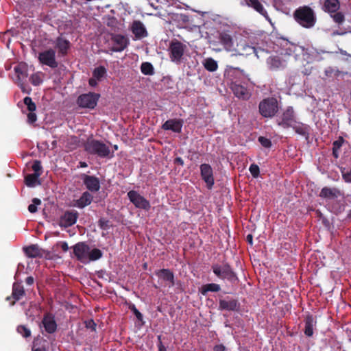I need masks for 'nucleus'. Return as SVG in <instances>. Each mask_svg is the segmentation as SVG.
I'll list each match as a JSON object with an SVG mask.
<instances>
[{"label": "nucleus", "instance_id": "obj_1", "mask_svg": "<svg viewBox=\"0 0 351 351\" xmlns=\"http://www.w3.org/2000/svg\"><path fill=\"white\" fill-rule=\"evenodd\" d=\"M84 150L89 154L97 156L101 158H112L114 152L101 141L88 138L84 143Z\"/></svg>", "mask_w": 351, "mask_h": 351}, {"label": "nucleus", "instance_id": "obj_2", "mask_svg": "<svg viewBox=\"0 0 351 351\" xmlns=\"http://www.w3.org/2000/svg\"><path fill=\"white\" fill-rule=\"evenodd\" d=\"M212 270L214 274L221 280H227L232 284H237L239 281L236 272L228 263L222 265L213 264Z\"/></svg>", "mask_w": 351, "mask_h": 351}, {"label": "nucleus", "instance_id": "obj_3", "mask_svg": "<svg viewBox=\"0 0 351 351\" xmlns=\"http://www.w3.org/2000/svg\"><path fill=\"white\" fill-rule=\"evenodd\" d=\"M293 16L295 21L306 28L313 27L316 22L313 10L308 6L298 8L294 12Z\"/></svg>", "mask_w": 351, "mask_h": 351}, {"label": "nucleus", "instance_id": "obj_4", "mask_svg": "<svg viewBox=\"0 0 351 351\" xmlns=\"http://www.w3.org/2000/svg\"><path fill=\"white\" fill-rule=\"evenodd\" d=\"M279 104L276 98L269 97L263 99L258 104L260 114L264 118H273L279 110Z\"/></svg>", "mask_w": 351, "mask_h": 351}, {"label": "nucleus", "instance_id": "obj_5", "mask_svg": "<svg viewBox=\"0 0 351 351\" xmlns=\"http://www.w3.org/2000/svg\"><path fill=\"white\" fill-rule=\"evenodd\" d=\"M99 97V94L93 92L82 94L77 99V104L80 108L92 110L96 107Z\"/></svg>", "mask_w": 351, "mask_h": 351}, {"label": "nucleus", "instance_id": "obj_6", "mask_svg": "<svg viewBox=\"0 0 351 351\" xmlns=\"http://www.w3.org/2000/svg\"><path fill=\"white\" fill-rule=\"evenodd\" d=\"M277 124L283 128H289L296 123L295 113L291 106L287 107L276 119Z\"/></svg>", "mask_w": 351, "mask_h": 351}, {"label": "nucleus", "instance_id": "obj_7", "mask_svg": "<svg viewBox=\"0 0 351 351\" xmlns=\"http://www.w3.org/2000/svg\"><path fill=\"white\" fill-rule=\"evenodd\" d=\"M186 49V45L178 40L172 41L169 45V58L176 64H180Z\"/></svg>", "mask_w": 351, "mask_h": 351}, {"label": "nucleus", "instance_id": "obj_8", "mask_svg": "<svg viewBox=\"0 0 351 351\" xmlns=\"http://www.w3.org/2000/svg\"><path fill=\"white\" fill-rule=\"evenodd\" d=\"M14 71L16 75V83L23 93H28L26 90L25 82L28 76V66L25 62H20L14 66Z\"/></svg>", "mask_w": 351, "mask_h": 351}, {"label": "nucleus", "instance_id": "obj_9", "mask_svg": "<svg viewBox=\"0 0 351 351\" xmlns=\"http://www.w3.org/2000/svg\"><path fill=\"white\" fill-rule=\"evenodd\" d=\"M128 197L138 208L149 210L151 208L149 202L136 191H130L128 193Z\"/></svg>", "mask_w": 351, "mask_h": 351}, {"label": "nucleus", "instance_id": "obj_10", "mask_svg": "<svg viewBox=\"0 0 351 351\" xmlns=\"http://www.w3.org/2000/svg\"><path fill=\"white\" fill-rule=\"evenodd\" d=\"M39 62L52 69L58 67V63L56 60V51L53 49H49L38 54Z\"/></svg>", "mask_w": 351, "mask_h": 351}, {"label": "nucleus", "instance_id": "obj_11", "mask_svg": "<svg viewBox=\"0 0 351 351\" xmlns=\"http://www.w3.org/2000/svg\"><path fill=\"white\" fill-rule=\"evenodd\" d=\"M217 39L223 49L229 52H234L235 47L230 32L226 30L218 32Z\"/></svg>", "mask_w": 351, "mask_h": 351}, {"label": "nucleus", "instance_id": "obj_12", "mask_svg": "<svg viewBox=\"0 0 351 351\" xmlns=\"http://www.w3.org/2000/svg\"><path fill=\"white\" fill-rule=\"evenodd\" d=\"M202 179L205 182L206 187L211 189L215 184L213 170L209 164L204 163L199 167Z\"/></svg>", "mask_w": 351, "mask_h": 351}, {"label": "nucleus", "instance_id": "obj_13", "mask_svg": "<svg viewBox=\"0 0 351 351\" xmlns=\"http://www.w3.org/2000/svg\"><path fill=\"white\" fill-rule=\"evenodd\" d=\"M112 47L111 51L114 52H121L123 51L129 45V40L125 36L121 34H114L111 37Z\"/></svg>", "mask_w": 351, "mask_h": 351}, {"label": "nucleus", "instance_id": "obj_14", "mask_svg": "<svg viewBox=\"0 0 351 351\" xmlns=\"http://www.w3.org/2000/svg\"><path fill=\"white\" fill-rule=\"evenodd\" d=\"M73 254L76 258L84 263L88 260L89 246L84 242H79L73 246Z\"/></svg>", "mask_w": 351, "mask_h": 351}, {"label": "nucleus", "instance_id": "obj_15", "mask_svg": "<svg viewBox=\"0 0 351 351\" xmlns=\"http://www.w3.org/2000/svg\"><path fill=\"white\" fill-rule=\"evenodd\" d=\"M78 217L79 213L77 210H66L60 217V226L64 228L70 227L76 223Z\"/></svg>", "mask_w": 351, "mask_h": 351}, {"label": "nucleus", "instance_id": "obj_16", "mask_svg": "<svg viewBox=\"0 0 351 351\" xmlns=\"http://www.w3.org/2000/svg\"><path fill=\"white\" fill-rule=\"evenodd\" d=\"M45 330L49 334H53L57 330V324L55 316L51 313H45L41 322Z\"/></svg>", "mask_w": 351, "mask_h": 351}, {"label": "nucleus", "instance_id": "obj_17", "mask_svg": "<svg viewBox=\"0 0 351 351\" xmlns=\"http://www.w3.org/2000/svg\"><path fill=\"white\" fill-rule=\"evenodd\" d=\"M25 295V289L21 282H14L11 296L6 298L7 301H10V305L13 306L16 301L21 300Z\"/></svg>", "mask_w": 351, "mask_h": 351}, {"label": "nucleus", "instance_id": "obj_18", "mask_svg": "<svg viewBox=\"0 0 351 351\" xmlns=\"http://www.w3.org/2000/svg\"><path fill=\"white\" fill-rule=\"evenodd\" d=\"M81 178L83 180L84 184L89 191L95 193L100 189V182L98 178L94 176L82 174Z\"/></svg>", "mask_w": 351, "mask_h": 351}, {"label": "nucleus", "instance_id": "obj_19", "mask_svg": "<svg viewBox=\"0 0 351 351\" xmlns=\"http://www.w3.org/2000/svg\"><path fill=\"white\" fill-rule=\"evenodd\" d=\"M231 90L235 97L242 100H248L251 97L250 91L243 85L237 82L231 84Z\"/></svg>", "mask_w": 351, "mask_h": 351}, {"label": "nucleus", "instance_id": "obj_20", "mask_svg": "<svg viewBox=\"0 0 351 351\" xmlns=\"http://www.w3.org/2000/svg\"><path fill=\"white\" fill-rule=\"evenodd\" d=\"M240 306L239 302L234 298H227L221 299L219 302V309L221 311H239Z\"/></svg>", "mask_w": 351, "mask_h": 351}, {"label": "nucleus", "instance_id": "obj_21", "mask_svg": "<svg viewBox=\"0 0 351 351\" xmlns=\"http://www.w3.org/2000/svg\"><path fill=\"white\" fill-rule=\"evenodd\" d=\"M245 5L253 9L254 11L264 16L267 20H269V16L265 8L262 0H244Z\"/></svg>", "mask_w": 351, "mask_h": 351}, {"label": "nucleus", "instance_id": "obj_22", "mask_svg": "<svg viewBox=\"0 0 351 351\" xmlns=\"http://www.w3.org/2000/svg\"><path fill=\"white\" fill-rule=\"evenodd\" d=\"M183 125V120L180 119H171L166 121L162 125L164 130H171L176 133H180Z\"/></svg>", "mask_w": 351, "mask_h": 351}, {"label": "nucleus", "instance_id": "obj_23", "mask_svg": "<svg viewBox=\"0 0 351 351\" xmlns=\"http://www.w3.org/2000/svg\"><path fill=\"white\" fill-rule=\"evenodd\" d=\"M155 274L164 281L167 282V286L172 287L175 285L174 274L169 269H161L155 271Z\"/></svg>", "mask_w": 351, "mask_h": 351}, {"label": "nucleus", "instance_id": "obj_24", "mask_svg": "<svg viewBox=\"0 0 351 351\" xmlns=\"http://www.w3.org/2000/svg\"><path fill=\"white\" fill-rule=\"evenodd\" d=\"M304 333L308 337H311L313 335L314 329L316 327L317 320L312 315H308L304 320Z\"/></svg>", "mask_w": 351, "mask_h": 351}, {"label": "nucleus", "instance_id": "obj_25", "mask_svg": "<svg viewBox=\"0 0 351 351\" xmlns=\"http://www.w3.org/2000/svg\"><path fill=\"white\" fill-rule=\"evenodd\" d=\"M234 51L240 56H247L255 53L256 49L254 47L249 45L245 40H241L237 45Z\"/></svg>", "mask_w": 351, "mask_h": 351}, {"label": "nucleus", "instance_id": "obj_26", "mask_svg": "<svg viewBox=\"0 0 351 351\" xmlns=\"http://www.w3.org/2000/svg\"><path fill=\"white\" fill-rule=\"evenodd\" d=\"M25 255L29 258H42L45 254V250L40 248L37 245H30L23 248Z\"/></svg>", "mask_w": 351, "mask_h": 351}, {"label": "nucleus", "instance_id": "obj_27", "mask_svg": "<svg viewBox=\"0 0 351 351\" xmlns=\"http://www.w3.org/2000/svg\"><path fill=\"white\" fill-rule=\"evenodd\" d=\"M341 195V191L337 188L324 187L319 193V197L324 199H335Z\"/></svg>", "mask_w": 351, "mask_h": 351}, {"label": "nucleus", "instance_id": "obj_28", "mask_svg": "<svg viewBox=\"0 0 351 351\" xmlns=\"http://www.w3.org/2000/svg\"><path fill=\"white\" fill-rule=\"evenodd\" d=\"M56 47L58 49L59 53L62 56H64L68 53V51L71 47V43L67 39L59 36L56 40Z\"/></svg>", "mask_w": 351, "mask_h": 351}, {"label": "nucleus", "instance_id": "obj_29", "mask_svg": "<svg viewBox=\"0 0 351 351\" xmlns=\"http://www.w3.org/2000/svg\"><path fill=\"white\" fill-rule=\"evenodd\" d=\"M93 200V196L88 191L84 192L80 197L75 201V206L79 208H84L90 205Z\"/></svg>", "mask_w": 351, "mask_h": 351}, {"label": "nucleus", "instance_id": "obj_30", "mask_svg": "<svg viewBox=\"0 0 351 351\" xmlns=\"http://www.w3.org/2000/svg\"><path fill=\"white\" fill-rule=\"evenodd\" d=\"M132 31L138 38H145L147 36V32L144 25L139 21H135L133 22Z\"/></svg>", "mask_w": 351, "mask_h": 351}, {"label": "nucleus", "instance_id": "obj_31", "mask_svg": "<svg viewBox=\"0 0 351 351\" xmlns=\"http://www.w3.org/2000/svg\"><path fill=\"white\" fill-rule=\"evenodd\" d=\"M291 128H292L297 134L304 136L306 139L309 138V125L296 122V123H294Z\"/></svg>", "mask_w": 351, "mask_h": 351}, {"label": "nucleus", "instance_id": "obj_32", "mask_svg": "<svg viewBox=\"0 0 351 351\" xmlns=\"http://www.w3.org/2000/svg\"><path fill=\"white\" fill-rule=\"evenodd\" d=\"M267 63L271 70H276L285 66L283 61L278 56H270L267 60Z\"/></svg>", "mask_w": 351, "mask_h": 351}, {"label": "nucleus", "instance_id": "obj_33", "mask_svg": "<svg viewBox=\"0 0 351 351\" xmlns=\"http://www.w3.org/2000/svg\"><path fill=\"white\" fill-rule=\"evenodd\" d=\"M339 0H326L324 2V10L330 13H335L339 9Z\"/></svg>", "mask_w": 351, "mask_h": 351}, {"label": "nucleus", "instance_id": "obj_34", "mask_svg": "<svg viewBox=\"0 0 351 351\" xmlns=\"http://www.w3.org/2000/svg\"><path fill=\"white\" fill-rule=\"evenodd\" d=\"M41 173H34L28 174L25 178V184L29 187H34L36 184H40L38 178L40 176Z\"/></svg>", "mask_w": 351, "mask_h": 351}, {"label": "nucleus", "instance_id": "obj_35", "mask_svg": "<svg viewBox=\"0 0 351 351\" xmlns=\"http://www.w3.org/2000/svg\"><path fill=\"white\" fill-rule=\"evenodd\" d=\"M221 290L220 285L216 283H209L203 285L201 287L200 293L203 295H206L208 292H218Z\"/></svg>", "mask_w": 351, "mask_h": 351}, {"label": "nucleus", "instance_id": "obj_36", "mask_svg": "<svg viewBox=\"0 0 351 351\" xmlns=\"http://www.w3.org/2000/svg\"><path fill=\"white\" fill-rule=\"evenodd\" d=\"M204 68L210 72L215 71L218 68L217 62L212 58H208L203 62Z\"/></svg>", "mask_w": 351, "mask_h": 351}, {"label": "nucleus", "instance_id": "obj_37", "mask_svg": "<svg viewBox=\"0 0 351 351\" xmlns=\"http://www.w3.org/2000/svg\"><path fill=\"white\" fill-rule=\"evenodd\" d=\"M141 71L145 75H152L154 74L153 65L149 62H144L141 65Z\"/></svg>", "mask_w": 351, "mask_h": 351}, {"label": "nucleus", "instance_id": "obj_38", "mask_svg": "<svg viewBox=\"0 0 351 351\" xmlns=\"http://www.w3.org/2000/svg\"><path fill=\"white\" fill-rule=\"evenodd\" d=\"M343 142V138L339 136L337 140L332 143V155L335 158L339 157V151L341 149Z\"/></svg>", "mask_w": 351, "mask_h": 351}, {"label": "nucleus", "instance_id": "obj_39", "mask_svg": "<svg viewBox=\"0 0 351 351\" xmlns=\"http://www.w3.org/2000/svg\"><path fill=\"white\" fill-rule=\"evenodd\" d=\"M106 69L104 66H99L93 70V77L100 81L106 75Z\"/></svg>", "mask_w": 351, "mask_h": 351}, {"label": "nucleus", "instance_id": "obj_40", "mask_svg": "<svg viewBox=\"0 0 351 351\" xmlns=\"http://www.w3.org/2000/svg\"><path fill=\"white\" fill-rule=\"evenodd\" d=\"M102 252L97 248L92 250L90 252L88 251V259L91 261H95L102 257Z\"/></svg>", "mask_w": 351, "mask_h": 351}, {"label": "nucleus", "instance_id": "obj_41", "mask_svg": "<svg viewBox=\"0 0 351 351\" xmlns=\"http://www.w3.org/2000/svg\"><path fill=\"white\" fill-rule=\"evenodd\" d=\"M44 341L42 339L36 338L33 342L32 351H47L45 346L42 345Z\"/></svg>", "mask_w": 351, "mask_h": 351}, {"label": "nucleus", "instance_id": "obj_42", "mask_svg": "<svg viewBox=\"0 0 351 351\" xmlns=\"http://www.w3.org/2000/svg\"><path fill=\"white\" fill-rule=\"evenodd\" d=\"M16 330L24 338H28L31 337L32 332L29 328L26 327L25 325L18 326Z\"/></svg>", "mask_w": 351, "mask_h": 351}, {"label": "nucleus", "instance_id": "obj_43", "mask_svg": "<svg viewBox=\"0 0 351 351\" xmlns=\"http://www.w3.org/2000/svg\"><path fill=\"white\" fill-rule=\"evenodd\" d=\"M23 103L27 106L28 111H35L36 109V104L32 101L29 97H25L23 99Z\"/></svg>", "mask_w": 351, "mask_h": 351}, {"label": "nucleus", "instance_id": "obj_44", "mask_svg": "<svg viewBox=\"0 0 351 351\" xmlns=\"http://www.w3.org/2000/svg\"><path fill=\"white\" fill-rule=\"evenodd\" d=\"M41 204V200L38 198H34L32 199V204L28 206V210L31 213H35L37 212V206Z\"/></svg>", "mask_w": 351, "mask_h": 351}, {"label": "nucleus", "instance_id": "obj_45", "mask_svg": "<svg viewBox=\"0 0 351 351\" xmlns=\"http://www.w3.org/2000/svg\"><path fill=\"white\" fill-rule=\"evenodd\" d=\"M29 81L34 86H38L43 82V80L38 73L32 74L29 77Z\"/></svg>", "mask_w": 351, "mask_h": 351}, {"label": "nucleus", "instance_id": "obj_46", "mask_svg": "<svg viewBox=\"0 0 351 351\" xmlns=\"http://www.w3.org/2000/svg\"><path fill=\"white\" fill-rule=\"evenodd\" d=\"M249 171L254 178H256L258 177L260 173V169L257 165L254 163L252 164L250 166Z\"/></svg>", "mask_w": 351, "mask_h": 351}, {"label": "nucleus", "instance_id": "obj_47", "mask_svg": "<svg viewBox=\"0 0 351 351\" xmlns=\"http://www.w3.org/2000/svg\"><path fill=\"white\" fill-rule=\"evenodd\" d=\"M98 226L101 230H108L110 228V221L105 219V218H101L98 221Z\"/></svg>", "mask_w": 351, "mask_h": 351}, {"label": "nucleus", "instance_id": "obj_48", "mask_svg": "<svg viewBox=\"0 0 351 351\" xmlns=\"http://www.w3.org/2000/svg\"><path fill=\"white\" fill-rule=\"evenodd\" d=\"M129 308L134 313V315L136 316V319L138 321L143 322V316L142 313L136 308L134 304H132L130 305Z\"/></svg>", "mask_w": 351, "mask_h": 351}, {"label": "nucleus", "instance_id": "obj_49", "mask_svg": "<svg viewBox=\"0 0 351 351\" xmlns=\"http://www.w3.org/2000/svg\"><path fill=\"white\" fill-rule=\"evenodd\" d=\"M258 140L263 147L265 148H270L271 147V141L270 139L264 136H259Z\"/></svg>", "mask_w": 351, "mask_h": 351}, {"label": "nucleus", "instance_id": "obj_50", "mask_svg": "<svg viewBox=\"0 0 351 351\" xmlns=\"http://www.w3.org/2000/svg\"><path fill=\"white\" fill-rule=\"evenodd\" d=\"M335 22L337 23L341 24L342 23L344 20L345 17L344 15L341 12H335L332 15H331Z\"/></svg>", "mask_w": 351, "mask_h": 351}, {"label": "nucleus", "instance_id": "obj_51", "mask_svg": "<svg viewBox=\"0 0 351 351\" xmlns=\"http://www.w3.org/2000/svg\"><path fill=\"white\" fill-rule=\"evenodd\" d=\"M37 121V115L34 111H29L27 114V121L29 124H34Z\"/></svg>", "mask_w": 351, "mask_h": 351}, {"label": "nucleus", "instance_id": "obj_52", "mask_svg": "<svg viewBox=\"0 0 351 351\" xmlns=\"http://www.w3.org/2000/svg\"><path fill=\"white\" fill-rule=\"evenodd\" d=\"M32 170L34 173H42V165L40 160H34L32 165Z\"/></svg>", "mask_w": 351, "mask_h": 351}, {"label": "nucleus", "instance_id": "obj_53", "mask_svg": "<svg viewBox=\"0 0 351 351\" xmlns=\"http://www.w3.org/2000/svg\"><path fill=\"white\" fill-rule=\"evenodd\" d=\"M85 326L87 328H90L93 331H94L96 328V324L93 319H89L85 322Z\"/></svg>", "mask_w": 351, "mask_h": 351}, {"label": "nucleus", "instance_id": "obj_54", "mask_svg": "<svg viewBox=\"0 0 351 351\" xmlns=\"http://www.w3.org/2000/svg\"><path fill=\"white\" fill-rule=\"evenodd\" d=\"M177 18L179 21H181L185 23H189L190 21L189 16L185 14H180L177 16Z\"/></svg>", "mask_w": 351, "mask_h": 351}, {"label": "nucleus", "instance_id": "obj_55", "mask_svg": "<svg viewBox=\"0 0 351 351\" xmlns=\"http://www.w3.org/2000/svg\"><path fill=\"white\" fill-rule=\"evenodd\" d=\"M158 351H167L165 346L162 344V343L161 341V336L160 335L158 336Z\"/></svg>", "mask_w": 351, "mask_h": 351}, {"label": "nucleus", "instance_id": "obj_56", "mask_svg": "<svg viewBox=\"0 0 351 351\" xmlns=\"http://www.w3.org/2000/svg\"><path fill=\"white\" fill-rule=\"evenodd\" d=\"M334 72H335V70H334V69H332V67H328V68H327V69L325 70V71H324V73H325V75H326V77H332V75H333V73H334Z\"/></svg>", "mask_w": 351, "mask_h": 351}, {"label": "nucleus", "instance_id": "obj_57", "mask_svg": "<svg viewBox=\"0 0 351 351\" xmlns=\"http://www.w3.org/2000/svg\"><path fill=\"white\" fill-rule=\"evenodd\" d=\"M97 81H99L97 79H96L95 77H93L89 79L88 84L91 87H95L97 85Z\"/></svg>", "mask_w": 351, "mask_h": 351}, {"label": "nucleus", "instance_id": "obj_58", "mask_svg": "<svg viewBox=\"0 0 351 351\" xmlns=\"http://www.w3.org/2000/svg\"><path fill=\"white\" fill-rule=\"evenodd\" d=\"M174 164H177V165H179L180 166H184V160L183 159L181 158V157H177L174 159Z\"/></svg>", "mask_w": 351, "mask_h": 351}, {"label": "nucleus", "instance_id": "obj_59", "mask_svg": "<svg viewBox=\"0 0 351 351\" xmlns=\"http://www.w3.org/2000/svg\"><path fill=\"white\" fill-rule=\"evenodd\" d=\"M343 178L346 182H351V168L348 172L343 174Z\"/></svg>", "mask_w": 351, "mask_h": 351}, {"label": "nucleus", "instance_id": "obj_60", "mask_svg": "<svg viewBox=\"0 0 351 351\" xmlns=\"http://www.w3.org/2000/svg\"><path fill=\"white\" fill-rule=\"evenodd\" d=\"M225 350H226V348L222 344L216 345L213 348V351H225Z\"/></svg>", "mask_w": 351, "mask_h": 351}, {"label": "nucleus", "instance_id": "obj_61", "mask_svg": "<svg viewBox=\"0 0 351 351\" xmlns=\"http://www.w3.org/2000/svg\"><path fill=\"white\" fill-rule=\"evenodd\" d=\"M34 279L32 276H28L25 279V282L27 285H32L34 284Z\"/></svg>", "mask_w": 351, "mask_h": 351}, {"label": "nucleus", "instance_id": "obj_62", "mask_svg": "<svg viewBox=\"0 0 351 351\" xmlns=\"http://www.w3.org/2000/svg\"><path fill=\"white\" fill-rule=\"evenodd\" d=\"M246 241H247V242L250 245H253V236H252V234H247V237H246Z\"/></svg>", "mask_w": 351, "mask_h": 351}, {"label": "nucleus", "instance_id": "obj_63", "mask_svg": "<svg viewBox=\"0 0 351 351\" xmlns=\"http://www.w3.org/2000/svg\"><path fill=\"white\" fill-rule=\"evenodd\" d=\"M61 248L64 252H67L69 250V246L66 242H62L61 245Z\"/></svg>", "mask_w": 351, "mask_h": 351}, {"label": "nucleus", "instance_id": "obj_64", "mask_svg": "<svg viewBox=\"0 0 351 351\" xmlns=\"http://www.w3.org/2000/svg\"><path fill=\"white\" fill-rule=\"evenodd\" d=\"M80 164V167H82V168H85V167H87L88 165L86 162H83V161H80L79 162Z\"/></svg>", "mask_w": 351, "mask_h": 351}]
</instances>
